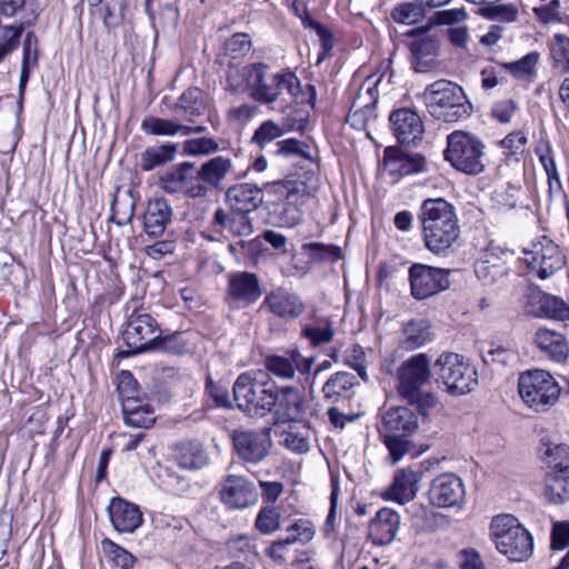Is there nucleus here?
<instances>
[{
  "label": "nucleus",
  "mask_w": 569,
  "mask_h": 569,
  "mask_svg": "<svg viewBox=\"0 0 569 569\" xmlns=\"http://www.w3.org/2000/svg\"><path fill=\"white\" fill-rule=\"evenodd\" d=\"M283 393L284 389L260 370L241 373L233 383L237 407L249 416L263 417L271 412Z\"/></svg>",
  "instance_id": "f257e3e1"
},
{
  "label": "nucleus",
  "mask_w": 569,
  "mask_h": 569,
  "mask_svg": "<svg viewBox=\"0 0 569 569\" xmlns=\"http://www.w3.org/2000/svg\"><path fill=\"white\" fill-rule=\"evenodd\" d=\"M420 220L426 247L435 253L450 248L459 237L453 207L446 200L428 199L421 207Z\"/></svg>",
  "instance_id": "f03ea898"
},
{
  "label": "nucleus",
  "mask_w": 569,
  "mask_h": 569,
  "mask_svg": "<svg viewBox=\"0 0 569 569\" xmlns=\"http://www.w3.org/2000/svg\"><path fill=\"white\" fill-rule=\"evenodd\" d=\"M420 98L429 113L445 122L467 119L472 111L463 89L449 80L441 79L427 86Z\"/></svg>",
  "instance_id": "7ed1b4c3"
},
{
  "label": "nucleus",
  "mask_w": 569,
  "mask_h": 569,
  "mask_svg": "<svg viewBox=\"0 0 569 569\" xmlns=\"http://www.w3.org/2000/svg\"><path fill=\"white\" fill-rule=\"evenodd\" d=\"M490 536L496 549L510 561H526L533 552L531 533L511 515L493 517Z\"/></svg>",
  "instance_id": "20e7f679"
},
{
  "label": "nucleus",
  "mask_w": 569,
  "mask_h": 569,
  "mask_svg": "<svg viewBox=\"0 0 569 569\" xmlns=\"http://www.w3.org/2000/svg\"><path fill=\"white\" fill-rule=\"evenodd\" d=\"M312 367L310 358L302 357L299 352L292 351L287 358V380L292 379L297 372L299 386L287 385V423L309 422L312 416L311 401L303 385L309 380Z\"/></svg>",
  "instance_id": "39448f33"
},
{
  "label": "nucleus",
  "mask_w": 569,
  "mask_h": 569,
  "mask_svg": "<svg viewBox=\"0 0 569 569\" xmlns=\"http://www.w3.org/2000/svg\"><path fill=\"white\" fill-rule=\"evenodd\" d=\"M443 156L456 170L466 174L476 176L485 171V144L473 133L462 130L451 132L447 137Z\"/></svg>",
  "instance_id": "423d86ee"
},
{
  "label": "nucleus",
  "mask_w": 569,
  "mask_h": 569,
  "mask_svg": "<svg viewBox=\"0 0 569 569\" xmlns=\"http://www.w3.org/2000/svg\"><path fill=\"white\" fill-rule=\"evenodd\" d=\"M518 391L523 402L536 411L553 406L560 396V387L553 377L540 369L527 371L518 379Z\"/></svg>",
  "instance_id": "0eeeda50"
},
{
  "label": "nucleus",
  "mask_w": 569,
  "mask_h": 569,
  "mask_svg": "<svg viewBox=\"0 0 569 569\" xmlns=\"http://www.w3.org/2000/svg\"><path fill=\"white\" fill-rule=\"evenodd\" d=\"M439 380L455 396L466 395L478 383L477 370L461 355L442 353L436 361Z\"/></svg>",
  "instance_id": "6e6552de"
},
{
  "label": "nucleus",
  "mask_w": 569,
  "mask_h": 569,
  "mask_svg": "<svg viewBox=\"0 0 569 569\" xmlns=\"http://www.w3.org/2000/svg\"><path fill=\"white\" fill-rule=\"evenodd\" d=\"M250 96L263 103L273 102L281 93L283 73H273L263 63H253L241 70Z\"/></svg>",
  "instance_id": "1a4fd4ad"
},
{
  "label": "nucleus",
  "mask_w": 569,
  "mask_h": 569,
  "mask_svg": "<svg viewBox=\"0 0 569 569\" xmlns=\"http://www.w3.org/2000/svg\"><path fill=\"white\" fill-rule=\"evenodd\" d=\"M523 261L540 279H547L565 264V256L558 244L541 237L530 248L523 249Z\"/></svg>",
  "instance_id": "9d476101"
},
{
  "label": "nucleus",
  "mask_w": 569,
  "mask_h": 569,
  "mask_svg": "<svg viewBox=\"0 0 569 569\" xmlns=\"http://www.w3.org/2000/svg\"><path fill=\"white\" fill-rule=\"evenodd\" d=\"M431 378L430 359L425 353H418L401 363L397 370V391L402 399H415L417 390L421 389Z\"/></svg>",
  "instance_id": "9b49d317"
},
{
  "label": "nucleus",
  "mask_w": 569,
  "mask_h": 569,
  "mask_svg": "<svg viewBox=\"0 0 569 569\" xmlns=\"http://www.w3.org/2000/svg\"><path fill=\"white\" fill-rule=\"evenodd\" d=\"M449 271L416 263L409 269L411 293L416 299H427L449 287Z\"/></svg>",
  "instance_id": "f8f14e48"
},
{
  "label": "nucleus",
  "mask_w": 569,
  "mask_h": 569,
  "mask_svg": "<svg viewBox=\"0 0 569 569\" xmlns=\"http://www.w3.org/2000/svg\"><path fill=\"white\" fill-rule=\"evenodd\" d=\"M159 184L168 193L182 192L191 198L207 193V187L199 181L198 173L194 174V164L191 162H182L166 172L160 177Z\"/></svg>",
  "instance_id": "ddd939ff"
},
{
  "label": "nucleus",
  "mask_w": 569,
  "mask_h": 569,
  "mask_svg": "<svg viewBox=\"0 0 569 569\" xmlns=\"http://www.w3.org/2000/svg\"><path fill=\"white\" fill-rule=\"evenodd\" d=\"M157 331L158 325L150 315L132 317L123 331V340L129 350L122 351L121 355L129 356L152 348L158 339Z\"/></svg>",
  "instance_id": "4468645a"
},
{
  "label": "nucleus",
  "mask_w": 569,
  "mask_h": 569,
  "mask_svg": "<svg viewBox=\"0 0 569 569\" xmlns=\"http://www.w3.org/2000/svg\"><path fill=\"white\" fill-rule=\"evenodd\" d=\"M287 92L292 97V103L297 106L292 116L287 117V131H302L308 124L309 109L316 98L315 89L309 83L303 87L296 74L287 72Z\"/></svg>",
  "instance_id": "2eb2a0df"
},
{
  "label": "nucleus",
  "mask_w": 569,
  "mask_h": 569,
  "mask_svg": "<svg viewBox=\"0 0 569 569\" xmlns=\"http://www.w3.org/2000/svg\"><path fill=\"white\" fill-rule=\"evenodd\" d=\"M408 34L413 38L409 44L413 69L422 73L437 69L440 52L439 39L419 30H412Z\"/></svg>",
  "instance_id": "dca6fc26"
},
{
  "label": "nucleus",
  "mask_w": 569,
  "mask_h": 569,
  "mask_svg": "<svg viewBox=\"0 0 569 569\" xmlns=\"http://www.w3.org/2000/svg\"><path fill=\"white\" fill-rule=\"evenodd\" d=\"M392 133L401 144L416 146L425 134L421 117L412 109L400 108L389 116Z\"/></svg>",
  "instance_id": "f3484780"
},
{
  "label": "nucleus",
  "mask_w": 569,
  "mask_h": 569,
  "mask_svg": "<svg viewBox=\"0 0 569 569\" xmlns=\"http://www.w3.org/2000/svg\"><path fill=\"white\" fill-rule=\"evenodd\" d=\"M428 496L430 502L436 507H455L465 499V486L457 475L446 472L431 481Z\"/></svg>",
  "instance_id": "a211bd4d"
},
{
  "label": "nucleus",
  "mask_w": 569,
  "mask_h": 569,
  "mask_svg": "<svg viewBox=\"0 0 569 569\" xmlns=\"http://www.w3.org/2000/svg\"><path fill=\"white\" fill-rule=\"evenodd\" d=\"M533 343L548 359L563 363L569 357V343L565 335L548 328H538L533 333Z\"/></svg>",
  "instance_id": "6ab92c4d"
},
{
  "label": "nucleus",
  "mask_w": 569,
  "mask_h": 569,
  "mask_svg": "<svg viewBox=\"0 0 569 569\" xmlns=\"http://www.w3.org/2000/svg\"><path fill=\"white\" fill-rule=\"evenodd\" d=\"M253 483L240 476H229L221 490L222 501L230 508H246L257 501Z\"/></svg>",
  "instance_id": "aec40b11"
},
{
  "label": "nucleus",
  "mask_w": 569,
  "mask_h": 569,
  "mask_svg": "<svg viewBox=\"0 0 569 569\" xmlns=\"http://www.w3.org/2000/svg\"><path fill=\"white\" fill-rule=\"evenodd\" d=\"M233 443L238 455L249 462H259L268 453L269 440L266 432L236 431Z\"/></svg>",
  "instance_id": "412c9836"
},
{
  "label": "nucleus",
  "mask_w": 569,
  "mask_h": 569,
  "mask_svg": "<svg viewBox=\"0 0 569 569\" xmlns=\"http://www.w3.org/2000/svg\"><path fill=\"white\" fill-rule=\"evenodd\" d=\"M421 477L422 471H416L410 468L398 470L385 497L401 505L411 501L418 492Z\"/></svg>",
  "instance_id": "4be33fe9"
},
{
  "label": "nucleus",
  "mask_w": 569,
  "mask_h": 569,
  "mask_svg": "<svg viewBox=\"0 0 569 569\" xmlns=\"http://www.w3.org/2000/svg\"><path fill=\"white\" fill-rule=\"evenodd\" d=\"M417 429V416L409 408H390L382 416L380 428L382 436L411 435Z\"/></svg>",
  "instance_id": "5701e85b"
},
{
  "label": "nucleus",
  "mask_w": 569,
  "mask_h": 569,
  "mask_svg": "<svg viewBox=\"0 0 569 569\" xmlns=\"http://www.w3.org/2000/svg\"><path fill=\"white\" fill-rule=\"evenodd\" d=\"M108 511L114 529L119 532H133L142 523L139 508L121 498H113Z\"/></svg>",
  "instance_id": "b1692460"
},
{
  "label": "nucleus",
  "mask_w": 569,
  "mask_h": 569,
  "mask_svg": "<svg viewBox=\"0 0 569 569\" xmlns=\"http://www.w3.org/2000/svg\"><path fill=\"white\" fill-rule=\"evenodd\" d=\"M400 523L397 512L391 509H380L369 526V537L377 546H386L393 541Z\"/></svg>",
  "instance_id": "393cba45"
},
{
  "label": "nucleus",
  "mask_w": 569,
  "mask_h": 569,
  "mask_svg": "<svg viewBox=\"0 0 569 569\" xmlns=\"http://www.w3.org/2000/svg\"><path fill=\"white\" fill-rule=\"evenodd\" d=\"M226 199L232 211L251 212L263 201L261 190L250 183H241L228 189Z\"/></svg>",
  "instance_id": "a878e982"
},
{
  "label": "nucleus",
  "mask_w": 569,
  "mask_h": 569,
  "mask_svg": "<svg viewBox=\"0 0 569 569\" xmlns=\"http://www.w3.org/2000/svg\"><path fill=\"white\" fill-rule=\"evenodd\" d=\"M172 208L164 199H152L143 214L144 231L151 237H159L171 221Z\"/></svg>",
  "instance_id": "bb28decb"
},
{
  "label": "nucleus",
  "mask_w": 569,
  "mask_h": 569,
  "mask_svg": "<svg viewBox=\"0 0 569 569\" xmlns=\"http://www.w3.org/2000/svg\"><path fill=\"white\" fill-rule=\"evenodd\" d=\"M309 200L305 181L287 180V227H295L302 220L303 207Z\"/></svg>",
  "instance_id": "cd10ccee"
},
{
  "label": "nucleus",
  "mask_w": 569,
  "mask_h": 569,
  "mask_svg": "<svg viewBox=\"0 0 569 569\" xmlns=\"http://www.w3.org/2000/svg\"><path fill=\"white\" fill-rule=\"evenodd\" d=\"M141 128L146 133L153 136H176L178 133L189 136L192 133H202L207 130L204 126H188L171 119L152 116L143 119Z\"/></svg>",
  "instance_id": "c85d7f7f"
},
{
  "label": "nucleus",
  "mask_w": 569,
  "mask_h": 569,
  "mask_svg": "<svg viewBox=\"0 0 569 569\" xmlns=\"http://www.w3.org/2000/svg\"><path fill=\"white\" fill-rule=\"evenodd\" d=\"M229 293L236 300L253 302L260 296L259 281L254 273L236 272L229 277Z\"/></svg>",
  "instance_id": "c756f323"
},
{
  "label": "nucleus",
  "mask_w": 569,
  "mask_h": 569,
  "mask_svg": "<svg viewBox=\"0 0 569 569\" xmlns=\"http://www.w3.org/2000/svg\"><path fill=\"white\" fill-rule=\"evenodd\" d=\"M174 459L179 467L187 470H197L208 463L209 457L202 443L198 441H184L177 445Z\"/></svg>",
  "instance_id": "7c9ffc66"
},
{
  "label": "nucleus",
  "mask_w": 569,
  "mask_h": 569,
  "mask_svg": "<svg viewBox=\"0 0 569 569\" xmlns=\"http://www.w3.org/2000/svg\"><path fill=\"white\" fill-rule=\"evenodd\" d=\"M231 168L232 162L229 158L217 156L201 164L198 170L199 181L219 188Z\"/></svg>",
  "instance_id": "2f4dec72"
},
{
  "label": "nucleus",
  "mask_w": 569,
  "mask_h": 569,
  "mask_svg": "<svg viewBox=\"0 0 569 569\" xmlns=\"http://www.w3.org/2000/svg\"><path fill=\"white\" fill-rule=\"evenodd\" d=\"M124 421L134 428H149L156 421L154 412L149 405L138 399H126L122 403Z\"/></svg>",
  "instance_id": "473e14b6"
},
{
  "label": "nucleus",
  "mask_w": 569,
  "mask_h": 569,
  "mask_svg": "<svg viewBox=\"0 0 569 569\" xmlns=\"http://www.w3.org/2000/svg\"><path fill=\"white\" fill-rule=\"evenodd\" d=\"M178 146L166 143L147 148L140 158V167L143 171H151L157 167L171 162L177 153Z\"/></svg>",
  "instance_id": "72a5a7b5"
},
{
  "label": "nucleus",
  "mask_w": 569,
  "mask_h": 569,
  "mask_svg": "<svg viewBox=\"0 0 569 569\" xmlns=\"http://www.w3.org/2000/svg\"><path fill=\"white\" fill-rule=\"evenodd\" d=\"M545 496L551 503L569 500V471L549 472L546 478Z\"/></svg>",
  "instance_id": "f704fd0d"
},
{
  "label": "nucleus",
  "mask_w": 569,
  "mask_h": 569,
  "mask_svg": "<svg viewBox=\"0 0 569 569\" xmlns=\"http://www.w3.org/2000/svg\"><path fill=\"white\" fill-rule=\"evenodd\" d=\"M532 299L539 306L537 316L560 321L569 320V307L562 299L547 293H538Z\"/></svg>",
  "instance_id": "c9c22d12"
},
{
  "label": "nucleus",
  "mask_w": 569,
  "mask_h": 569,
  "mask_svg": "<svg viewBox=\"0 0 569 569\" xmlns=\"http://www.w3.org/2000/svg\"><path fill=\"white\" fill-rule=\"evenodd\" d=\"M430 340L429 326L423 320L408 322L402 331L400 343L407 350H413Z\"/></svg>",
  "instance_id": "e433bc0d"
},
{
  "label": "nucleus",
  "mask_w": 569,
  "mask_h": 569,
  "mask_svg": "<svg viewBox=\"0 0 569 569\" xmlns=\"http://www.w3.org/2000/svg\"><path fill=\"white\" fill-rule=\"evenodd\" d=\"M177 109L183 111L188 122H194V119L203 114L206 110L201 90L198 88H189L186 90L178 99Z\"/></svg>",
  "instance_id": "4c0bfd02"
},
{
  "label": "nucleus",
  "mask_w": 569,
  "mask_h": 569,
  "mask_svg": "<svg viewBox=\"0 0 569 569\" xmlns=\"http://www.w3.org/2000/svg\"><path fill=\"white\" fill-rule=\"evenodd\" d=\"M355 383V376L348 372H337L325 383L322 391L327 399L338 401L345 397Z\"/></svg>",
  "instance_id": "58836bf2"
},
{
  "label": "nucleus",
  "mask_w": 569,
  "mask_h": 569,
  "mask_svg": "<svg viewBox=\"0 0 569 569\" xmlns=\"http://www.w3.org/2000/svg\"><path fill=\"white\" fill-rule=\"evenodd\" d=\"M316 527L311 520L307 518L291 519L287 526V545L289 543H307L313 539Z\"/></svg>",
  "instance_id": "ea45409f"
},
{
  "label": "nucleus",
  "mask_w": 569,
  "mask_h": 569,
  "mask_svg": "<svg viewBox=\"0 0 569 569\" xmlns=\"http://www.w3.org/2000/svg\"><path fill=\"white\" fill-rule=\"evenodd\" d=\"M536 153L547 173L550 188H552L553 182L560 184L553 151L549 140H547L546 138H540L536 144Z\"/></svg>",
  "instance_id": "a19ab883"
},
{
  "label": "nucleus",
  "mask_w": 569,
  "mask_h": 569,
  "mask_svg": "<svg viewBox=\"0 0 569 569\" xmlns=\"http://www.w3.org/2000/svg\"><path fill=\"white\" fill-rule=\"evenodd\" d=\"M309 422L289 423L287 428V448L303 453L309 450L308 438L310 436Z\"/></svg>",
  "instance_id": "79ce46f5"
},
{
  "label": "nucleus",
  "mask_w": 569,
  "mask_h": 569,
  "mask_svg": "<svg viewBox=\"0 0 569 569\" xmlns=\"http://www.w3.org/2000/svg\"><path fill=\"white\" fill-rule=\"evenodd\" d=\"M545 461L550 472L569 471V446L563 443L549 445L545 450Z\"/></svg>",
  "instance_id": "37998d69"
},
{
  "label": "nucleus",
  "mask_w": 569,
  "mask_h": 569,
  "mask_svg": "<svg viewBox=\"0 0 569 569\" xmlns=\"http://www.w3.org/2000/svg\"><path fill=\"white\" fill-rule=\"evenodd\" d=\"M539 61V53L529 52L521 59L503 64L513 77L518 79H530L536 74V67Z\"/></svg>",
  "instance_id": "c03bdc74"
},
{
  "label": "nucleus",
  "mask_w": 569,
  "mask_h": 569,
  "mask_svg": "<svg viewBox=\"0 0 569 569\" xmlns=\"http://www.w3.org/2000/svg\"><path fill=\"white\" fill-rule=\"evenodd\" d=\"M480 14L490 20L515 22L518 19V8L512 3H491L479 10Z\"/></svg>",
  "instance_id": "a18cd8bd"
},
{
  "label": "nucleus",
  "mask_w": 569,
  "mask_h": 569,
  "mask_svg": "<svg viewBox=\"0 0 569 569\" xmlns=\"http://www.w3.org/2000/svg\"><path fill=\"white\" fill-rule=\"evenodd\" d=\"M102 548L109 560L120 569H131L136 561L134 557L123 549L122 547L116 545L111 540H103Z\"/></svg>",
  "instance_id": "49530a36"
},
{
  "label": "nucleus",
  "mask_w": 569,
  "mask_h": 569,
  "mask_svg": "<svg viewBox=\"0 0 569 569\" xmlns=\"http://www.w3.org/2000/svg\"><path fill=\"white\" fill-rule=\"evenodd\" d=\"M219 149L218 142L212 138L188 139L182 143V153L189 157L207 156Z\"/></svg>",
  "instance_id": "de8ad7c7"
},
{
  "label": "nucleus",
  "mask_w": 569,
  "mask_h": 569,
  "mask_svg": "<svg viewBox=\"0 0 569 569\" xmlns=\"http://www.w3.org/2000/svg\"><path fill=\"white\" fill-rule=\"evenodd\" d=\"M280 510H278L273 506H268L262 508L258 513V517L256 519V527L262 533L269 535L280 528Z\"/></svg>",
  "instance_id": "09e8293b"
},
{
  "label": "nucleus",
  "mask_w": 569,
  "mask_h": 569,
  "mask_svg": "<svg viewBox=\"0 0 569 569\" xmlns=\"http://www.w3.org/2000/svg\"><path fill=\"white\" fill-rule=\"evenodd\" d=\"M395 164L401 174H412L425 170L426 159L420 153H401L396 160Z\"/></svg>",
  "instance_id": "8fccbe9b"
},
{
  "label": "nucleus",
  "mask_w": 569,
  "mask_h": 569,
  "mask_svg": "<svg viewBox=\"0 0 569 569\" xmlns=\"http://www.w3.org/2000/svg\"><path fill=\"white\" fill-rule=\"evenodd\" d=\"M376 84L377 82L371 81V79L369 78L361 86L358 96L356 97L351 106V109L355 110V112H359L362 109L370 108L376 104L378 100Z\"/></svg>",
  "instance_id": "3c124183"
},
{
  "label": "nucleus",
  "mask_w": 569,
  "mask_h": 569,
  "mask_svg": "<svg viewBox=\"0 0 569 569\" xmlns=\"http://www.w3.org/2000/svg\"><path fill=\"white\" fill-rule=\"evenodd\" d=\"M296 160L297 163H300V161L311 162L310 144L296 138H287V163L296 164Z\"/></svg>",
  "instance_id": "603ef678"
},
{
  "label": "nucleus",
  "mask_w": 569,
  "mask_h": 569,
  "mask_svg": "<svg viewBox=\"0 0 569 569\" xmlns=\"http://www.w3.org/2000/svg\"><path fill=\"white\" fill-rule=\"evenodd\" d=\"M282 133L283 129L281 126L274 123L271 120H268L262 122L256 130L252 137V141L262 148L271 141L280 138Z\"/></svg>",
  "instance_id": "864d4df0"
},
{
  "label": "nucleus",
  "mask_w": 569,
  "mask_h": 569,
  "mask_svg": "<svg viewBox=\"0 0 569 569\" xmlns=\"http://www.w3.org/2000/svg\"><path fill=\"white\" fill-rule=\"evenodd\" d=\"M410 435L383 436L385 443L393 463L398 462L410 450Z\"/></svg>",
  "instance_id": "5fc2aeb1"
},
{
  "label": "nucleus",
  "mask_w": 569,
  "mask_h": 569,
  "mask_svg": "<svg viewBox=\"0 0 569 569\" xmlns=\"http://www.w3.org/2000/svg\"><path fill=\"white\" fill-rule=\"evenodd\" d=\"M421 7L418 2L417 4L410 2L402 3L392 11L391 16L399 23L411 24L417 22L422 16Z\"/></svg>",
  "instance_id": "6e6d98bb"
},
{
  "label": "nucleus",
  "mask_w": 569,
  "mask_h": 569,
  "mask_svg": "<svg viewBox=\"0 0 569 569\" xmlns=\"http://www.w3.org/2000/svg\"><path fill=\"white\" fill-rule=\"evenodd\" d=\"M249 212L232 211L229 220L228 230L238 237L250 236L253 231L251 220L248 217Z\"/></svg>",
  "instance_id": "4d7b16f0"
},
{
  "label": "nucleus",
  "mask_w": 569,
  "mask_h": 569,
  "mask_svg": "<svg viewBox=\"0 0 569 569\" xmlns=\"http://www.w3.org/2000/svg\"><path fill=\"white\" fill-rule=\"evenodd\" d=\"M224 49L232 59H239L250 51L251 42L246 33H237L226 42Z\"/></svg>",
  "instance_id": "13d9d810"
},
{
  "label": "nucleus",
  "mask_w": 569,
  "mask_h": 569,
  "mask_svg": "<svg viewBox=\"0 0 569 569\" xmlns=\"http://www.w3.org/2000/svg\"><path fill=\"white\" fill-rule=\"evenodd\" d=\"M526 143L527 137L522 131H513L500 141V146L507 156H515L523 152Z\"/></svg>",
  "instance_id": "bf43d9fd"
},
{
  "label": "nucleus",
  "mask_w": 569,
  "mask_h": 569,
  "mask_svg": "<svg viewBox=\"0 0 569 569\" xmlns=\"http://www.w3.org/2000/svg\"><path fill=\"white\" fill-rule=\"evenodd\" d=\"M532 11L540 22L549 23L559 17L560 1L548 0L546 2H541V4L535 6L532 8Z\"/></svg>",
  "instance_id": "052dcab7"
},
{
  "label": "nucleus",
  "mask_w": 569,
  "mask_h": 569,
  "mask_svg": "<svg viewBox=\"0 0 569 569\" xmlns=\"http://www.w3.org/2000/svg\"><path fill=\"white\" fill-rule=\"evenodd\" d=\"M118 392L122 403L126 399H138V397H136L137 381L131 372H120L118 377Z\"/></svg>",
  "instance_id": "680f3d73"
},
{
  "label": "nucleus",
  "mask_w": 569,
  "mask_h": 569,
  "mask_svg": "<svg viewBox=\"0 0 569 569\" xmlns=\"http://www.w3.org/2000/svg\"><path fill=\"white\" fill-rule=\"evenodd\" d=\"M308 19V27L313 29L319 37L321 47L323 49V52L319 56L318 62L323 60L328 53L331 51L333 47V39L331 32L321 26L319 22L312 20L310 17H307Z\"/></svg>",
  "instance_id": "e2e57ef3"
},
{
  "label": "nucleus",
  "mask_w": 569,
  "mask_h": 569,
  "mask_svg": "<svg viewBox=\"0 0 569 569\" xmlns=\"http://www.w3.org/2000/svg\"><path fill=\"white\" fill-rule=\"evenodd\" d=\"M21 26H6L0 28V49H7V54L17 48L22 33Z\"/></svg>",
  "instance_id": "0e129e2a"
},
{
  "label": "nucleus",
  "mask_w": 569,
  "mask_h": 569,
  "mask_svg": "<svg viewBox=\"0 0 569 569\" xmlns=\"http://www.w3.org/2000/svg\"><path fill=\"white\" fill-rule=\"evenodd\" d=\"M550 51L553 62L558 67L569 57V37L561 33L555 34Z\"/></svg>",
  "instance_id": "69168bd1"
},
{
  "label": "nucleus",
  "mask_w": 569,
  "mask_h": 569,
  "mask_svg": "<svg viewBox=\"0 0 569 569\" xmlns=\"http://www.w3.org/2000/svg\"><path fill=\"white\" fill-rule=\"evenodd\" d=\"M468 14L463 8L441 10L435 13L433 20L440 26L458 24L463 22Z\"/></svg>",
  "instance_id": "338daca9"
},
{
  "label": "nucleus",
  "mask_w": 569,
  "mask_h": 569,
  "mask_svg": "<svg viewBox=\"0 0 569 569\" xmlns=\"http://www.w3.org/2000/svg\"><path fill=\"white\" fill-rule=\"evenodd\" d=\"M551 546L555 550H562L569 547V522H558L553 525Z\"/></svg>",
  "instance_id": "774afa93"
}]
</instances>
